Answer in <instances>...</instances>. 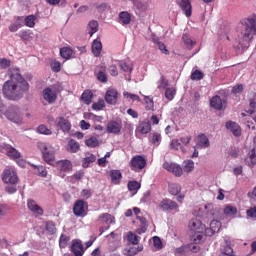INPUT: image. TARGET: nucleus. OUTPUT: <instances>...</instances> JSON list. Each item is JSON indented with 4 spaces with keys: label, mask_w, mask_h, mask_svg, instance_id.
Returning a JSON list of instances; mask_svg holds the SVG:
<instances>
[{
    "label": "nucleus",
    "mask_w": 256,
    "mask_h": 256,
    "mask_svg": "<svg viewBox=\"0 0 256 256\" xmlns=\"http://www.w3.org/2000/svg\"><path fill=\"white\" fill-rule=\"evenodd\" d=\"M195 169V162L193 160H185L183 162V171L185 173H191Z\"/></svg>",
    "instance_id": "nucleus-42"
},
{
    "label": "nucleus",
    "mask_w": 256,
    "mask_h": 256,
    "mask_svg": "<svg viewBox=\"0 0 256 256\" xmlns=\"http://www.w3.org/2000/svg\"><path fill=\"white\" fill-rule=\"evenodd\" d=\"M168 191L170 195H179L181 193V185L178 183L169 184Z\"/></svg>",
    "instance_id": "nucleus-41"
},
{
    "label": "nucleus",
    "mask_w": 256,
    "mask_h": 256,
    "mask_svg": "<svg viewBox=\"0 0 256 256\" xmlns=\"http://www.w3.org/2000/svg\"><path fill=\"white\" fill-rule=\"evenodd\" d=\"M189 228L191 231H195V233H204L205 231V225L198 219H192L189 222Z\"/></svg>",
    "instance_id": "nucleus-20"
},
{
    "label": "nucleus",
    "mask_w": 256,
    "mask_h": 256,
    "mask_svg": "<svg viewBox=\"0 0 256 256\" xmlns=\"http://www.w3.org/2000/svg\"><path fill=\"white\" fill-rule=\"evenodd\" d=\"M119 67L124 73H132L133 72V65L130 62L121 61L119 63Z\"/></svg>",
    "instance_id": "nucleus-43"
},
{
    "label": "nucleus",
    "mask_w": 256,
    "mask_h": 256,
    "mask_svg": "<svg viewBox=\"0 0 256 256\" xmlns=\"http://www.w3.org/2000/svg\"><path fill=\"white\" fill-rule=\"evenodd\" d=\"M33 169H36L37 175L39 177H47V169L44 166H37L32 164Z\"/></svg>",
    "instance_id": "nucleus-50"
},
{
    "label": "nucleus",
    "mask_w": 256,
    "mask_h": 256,
    "mask_svg": "<svg viewBox=\"0 0 256 256\" xmlns=\"http://www.w3.org/2000/svg\"><path fill=\"white\" fill-rule=\"evenodd\" d=\"M73 55V49L69 47H63L60 49V56L62 59L69 60L71 59V56Z\"/></svg>",
    "instance_id": "nucleus-39"
},
{
    "label": "nucleus",
    "mask_w": 256,
    "mask_h": 256,
    "mask_svg": "<svg viewBox=\"0 0 256 256\" xmlns=\"http://www.w3.org/2000/svg\"><path fill=\"white\" fill-rule=\"evenodd\" d=\"M56 168L60 173H69L73 169V164L69 160H59L56 162Z\"/></svg>",
    "instance_id": "nucleus-18"
},
{
    "label": "nucleus",
    "mask_w": 256,
    "mask_h": 256,
    "mask_svg": "<svg viewBox=\"0 0 256 256\" xmlns=\"http://www.w3.org/2000/svg\"><path fill=\"white\" fill-rule=\"evenodd\" d=\"M204 77H205V74H203L201 70H195L191 74L192 81H201V79H203Z\"/></svg>",
    "instance_id": "nucleus-54"
},
{
    "label": "nucleus",
    "mask_w": 256,
    "mask_h": 256,
    "mask_svg": "<svg viewBox=\"0 0 256 256\" xmlns=\"http://www.w3.org/2000/svg\"><path fill=\"white\" fill-rule=\"evenodd\" d=\"M127 187H128L129 191L137 193L141 189V183H139L137 181H130V182H128Z\"/></svg>",
    "instance_id": "nucleus-46"
},
{
    "label": "nucleus",
    "mask_w": 256,
    "mask_h": 256,
    "mask_svg": "<svg viewBox=\"0 0 256 256\" xmlns=\"http://www.w3.org/2000/svg\"><path fill=\"white\" fill-rule=\"evenodd\" d=\"M69 236L62 234L59 238V247L60 249H65L67 247V244L69 243Z\"/></svg>",
    "instance_id": "nucleus-52"
},
{
    "label": "nucleus",
    "mask_w": 256,
    "mask_h": 256,
    "mask_svg": "<svg viewBox=\"0 0 256 256\" xmlns=\"http://www.w3.org/2000/svg\"><path fill=\"white\" fill-rule=\"evenodd\" d=\"M55 123L63 133H69V131H71V122H69L65 117H57Z\"/></svg>",
    "instance_id": "nucleus-13"
},
{
    "label": "nucleus",
    "mask_w": 256,
    "mask_h": 256,
    "mask_svg": "<svg viewBox=\"0 0 256 256\" xmlns=\"http://www.w3.org/2000/svg\"><path fill=\"white\" fill-rule=\"evenodd\" d=\"M110 178L113 185H119L121 183V179H123V174L121 173V170H111Z\"/></svg>",
    "instance_id": "nucleus-22"
},
{
    "label": "nucleus",
    "mask_w": 256,
    "mask_h": 256,
    "mask_svg": "<svg viewBox=\"0 0 256 256\" xmlns=\"http://www.w3.org/2000/svg\"><path fill=\"white\" fill-rule=\"evenodd\" d=\"M144 101L146 104L145 109L147 111H151V109L154 107L153 99L149 98V96H144Z\"/></svg>",
    "instance_id": "nucleus-58"
},
{
    "label": "nucleus",
    "mask_w": 256,
    "mask_h": 256,
    "mask_svg": "<svg viewBox=\"0 0 256 256\" xmlns=\"http://www.w3.org/2000/svg\"><path fill=\"white\" fill-rule=\"evenodd\" d=\"M119 97V92L115 89H109L105 94V101L108 105H117V99Z\"/></svg>",
    "instance_id": "nucleus-17"
},
{
    "label": "nucleus",
    "mask_w": 256,
    "mask_h": 256,
    "mask_svg": "<svg viewBox=\"0 0 256 256\" xmlns=\"http://www.w3.org/2000/svg\"><path fill=\"white\" fill-rule=\"evenodd\" d=\"M210 228L214 229L216 231V233H219V231L221 229V222L219 220H212L210 222Z\"/></svg>",
    "instance_id": "nucleus-59"
},
{
    "label": "nucleus",
    "mask_w": 256,
    "mask_h": 256,
    "mask_svg": "<svg viewBox=\"0 0 256 256\" xmlns=\"http://www.w3.org/2000/svg\"><path fill=\"white\" fill-rule=\"evenodd\" d=\"M247 217H250L251 219H256V206L248 209L246 211Z\"/></svg>",
    "instance_id": "nucleus-64"
},
{
    "label": "nucleus",
    "mask_w": 256,
    "mask_h": 256,
    "mask_svg": "<svg viewBox=\"0 0 256 256\" xmlns=\"http://www.w3.org/2000/svg\"><path fill=\"white\" fill-rule=\"evenodd\" d=\"M38 147L42 153V157L48 165H55V148L41 142Z\"/></svg>",
    "instance_id": "nucleus-3"
},
{
    "label": "nucleus",
    "mask_w": 256,
    "mask_h": 256,
    "mask_svg": "<svg viewBox=\"0 0 256 256\" xmlns=\"http://www.w3.org/2000/svg\"><path fill=\"white\" fill-rule=\"evenodd\" d=\"M108 239V243H110V247H114V249H117L119 247V241L121 237L116 234L115 232H111L109 235L106 236Z\"/></svg>",
    "instance_id": "nucleus-23"
},
{
    "label": "nucleus",
    "mask_w": 256,
    "mask_h": 256,
    "mask_svg": "<svg viewBox=\"0 0 256 256\" xmlns=\"http://www.w3.org/2000/svg\"><path fill=\"white\" fill-rule=\"evenodd\" d=\"M149 141L152 143V145L159 147V145H161V134L159 132H154L150 136Z\"/></svg>",
    "instance_id": "nucleus-40"
},
{
    "label": "nucleus",
    "mask_w": 256,
    "mask_h": 256,
    "mask_svg": "<svg viewBox=\"0 0 256 256\" xmlns=\"http://www.w3.org/2000/svg\"><path fill=\"white\" fill-rule=\"evenodd\" d=\"M127 240L132 245H139V236H137V234H135L133 232H129L127 234Z\"/></svg>",
    "instance_id": "nucleus-48"
},
{
    "label": "nucleus",
    "mask_w": 256,
    "mask_h": 256,
    "mask_svg": "<svg viewBox=\"0 0 256 256\" xmlns=\"http://www.w3.org/2000/svg\"><path fill=\"white\" fill-rule=\"evenodd\" d=\"M70 251L71 253H73L74 256L85 255V248L83 247V242H81V240L79 239L72 240Z\"/></svg>",
    "instance_id": "nucleus-9"
},
{
    "label": "nucleus",
    "mask_w": 256,
    "mask_h": 256,
    "mask_svg": "<svg viewBox=\"0 0 256 256\" xmlns=\"http://www.w3.org/2000/svg\"><path fill=\"white\" fill-rule=\"evenodd\" d=\"M169 86V81L165 79V77L161 76L160 80L158 81V89H166Z\"/></svg>",
    "instance_id": "nucleus-62"
},
{
    "label": "nucleus",
    "mask_w": 256,
    "mask_h": 256,
    "mask_svg": "<svg viewBox=\"0 0 256 256\" xmlns=\"http://www.w3.org/2000/svg\"><path fill=\"white\" fill-rule=\"evenodd\" d=\"M143 251V245H139L137 247H130L125 250L124 255L127 256H135L137 253H141Z\"/></svg>",
    "instance_id": "nucleus-37"
},
{
    "label": "nucleus",
    "mask_w": 256,
    "mask_h": 256,
    "mask_svg": "<svg viewBox=\"0 0 256 256\" xmlns=\"http://www.w3.org/2000/svg\"><path fill=\"white\" fill-rule=\"evenodd\" d=\"M224 214H226L227 217H233V215H237V208L228 205L224 209Z\"/></svg>",
    "instance_id": "nucleus-51"
},
{
    "label": "nucleus",
    "mask_w": 256,
    "mask_h": 256,
    "mask_svg": "<svg viewBox=\"0 0 256 256\" xmlns=\"http://www.w3.org/2000/svg\"><path fill=\"white\" fill-rule=\"evenodd\" d=\"M123 96L125 97V99H131V101H141V98L139 97V95L137 94H132L128 91H124L123 92Z\"/></svg>",
    "instance_id": "nucleus-56"
},
{
    "label": "nucleus",
    "mask_w": 256,
    "mask_h": 256,
    "mask_svg": "<svg viewBox=\"0 0 256 256\" xmlns=\"http://www.w3.org/2000/svg\"><path fill=\"white\" fill-rule=\"evenodd\" d=\"M134 7L139 11L140 13H145L147 9H149V2L147 1H136L133 3Z\"/></svg>",
    "instance_id": "nucleus-29"
},
{
    "label": "nucleus",
    "mask_w": 256,
    "mask_h": 256,
    "mask_svg": "<svg viewBox=\"0 0 256 256\" xmlns=\"http://www.w3.org/2000/svg\"><path fill=\"white\" fill-rule=\"evenodd\" d=\"M45 229L50 235H55V233H57V228L55 227V223H53V221L46 222Z\"/></svg>",
    "instance_id": "nucleus-47"
},
{
    "label": "nucleus",
    "mask_w": 256,
    "mask_h": 256,
    "mask_svg": "<svg viewBox=\"0 0 256 256\" xmlns=\"http://www.w3.org/2000/svg\"><path fill=\"white\" fill-rule=\"evenodd\" d=\"M5 117L8 119V121L16 123V125L23 124V117L21 116V111H19L16 106H11L10 108H8L5 112Z\"/></svg>",
    "instance_id": "nucleus-5"
},
{
    "label": "nucleus",
    "mask_w": 256,
    "mask_h": 256,
    "mask_svg": "<svg viewBox=\"0 0 256 256\" xmlns=\"http://www.w3.org/2000/svg\"><path fill=\"white\" fill-rule=\"evenodd\" d=\"M137 219L140 221V226L136 229V233H138V235H143V233L147 231L149 223H147V219L145 217H137Z\"/></svg>",
    "instance_id": "nucleus-27"
},
{
    "label": "nucleus",
    "mask_w": 256,
    "mask_h": 256,
    "mask_svg": "<svg viewBox=\"0 0 256 256\" xmlns=\"http://www.w3.org/2000/svg\"><path fill=\"white\" fill-rule=\"evenodd\" d=\"M122 128L123 125L121 124V122L110 121L107 124L106 131L107 133H112L113 135H119L121 133Z\"/></svg>",
    "instance_id": "nucleus-16"
},
{
    "label": "nucleus",
    "mask_w": 256,
    "mask_h": 256,
    "mask_svg": "<svg viewBox=\"0 0 256 256\" xmlns=\"http://www.w3.org/2000/svg\"><path fill=\"white\" fill-rule=\"evenodd\" d=\"M25 25V18L23 16H18L15 18L14 23H12L9 26V31L11 33H16V31H19V29H21V27H23Z\"/></svg>",
    "instance_id": "nucleus-21"
},
{
    "label": "nucleus",
    "mask_w": 256,
    "mask_h": 256,
    "mask_svg": "<svg viewBox=\"0 0 256 256\" xmlns=\"http://www.w3.org/2000/svg\"><path fill=\"white\" fill-rule=\"evenodd\" d=\"M37 131L40 135H53V131L43 124L38 126Z\"/></svg>",
    "instance_id": "nucleus-53"
},
{
    "label": "nucleus",
    "mask_w": 256,
    "mask_h": 256,
    "mask_svg": "<svg viewBox=\"0 0 256 256\" xmlns=\"http://www.w3.org/2000/svg\"><path fill=\"white\" fill-rule=\"evenodd\" d=\"M79 149H81V145L79 144V142H77L75 139L71 138L68 141L67 152L68 153H78Z\"/></svg>",
    "instance_id": "nucleus-25"
},
{
    "label": "nucleus",
    "mask_w": 256,
    "mask_h": 256,
    "mask_svg": "<svg viewBox=\"0 0 256 256\" xmlns=\"http://www.w3.org/2000/svg\"><path fill=\"white\" fill-rule=\"evenodd\" d=\"M205 241V235H203V232H196V235L194 236V243L199 244L203 243Z\"/></svg>",
    "instance_id": "nucleus-61"
},
{
    "label": "nucleus",
    "mask_w": 256,
    "mask_h": 256,
    "mask_svg": "<svg viewBox=\"0 0 256 256\" xmlns=\"http://www.w3.org/2000/svg\"><path fill=\"white\" fill-rule=\"evenodd\" d=\"M10 79L2 86V94L8 101H19L29 91V82L21 76L19 68L9 69Z\"/></svg>",
    "instance_id": "nucleus-1"
},
{
    "label": "nucleus",
    "mask_w": 256,
    "mask_h": 256,
    "mask_svg": "<svg viewBox=\"0 0 256 256\" xmlns=\"http://www.w3.org/2000/svg\"><path fill=\"white\" fill-rule=\"evenodd\" d=\"M163 168L166 169V171H169V173H173L175 177H181L183 175V168L177 163L164 162Z\"/></svg>",
    "instance_id": "nucleus-8"
},
{
    "label": "nucleus",
    "mask_w": 256,
    "mask_h": 256,
    "mask_svg": "<svg viewBox=\"0 0 256 256\" xmlns=\"http://www.w3.org/2000/svg\"><path fill=\"white\" fill-rule=\"evenodd\" d=\"M182 39H183L184 45H186L187 49H193V47H195L196 42L193 41L189 35L184 34Z\"/></svg>",
    "instance_id": "nucleus-45"
},
{
    "label": "nucleus",
    "mask_w": 256,
    "mask_h": 256,
    "mask_svg": "<svg viewBox=\"0 0 256 256\" xmlns=\"http://www.w3.org/2000/svg\"><path fill=\"white\" fill-rule=\"evenodd\" d=\"M249 106L250 109L246 110V113H249V115H253L256 113V93H253L249 100Z\"/></svg>",
    "instance_id": "nucleus-36"
},
{
    "label": "nucleus",
    "mask_w": 256,
    "mask_h": 256,
    "mask_svg": "<svg viewBox=\"0 0 256 256\" xmlns=\"http://www.w3.org/2000/svg\"><path fill=\"white\" fill-rule=\"evenodd\" d=\"M95 161H97V156L92 153H88V156L83 158L82 167H84V169H87V167H89L91 163H95Z\"/></svg>",
    "instance_id": "nucleus-30"
},
{
    "label": "nucleus",
    "mask_w": 256,
    "mask_h": 256,
    "mask_svg": "<svg viewBox=\"0 0 256 256\" xmlns=\"http://www.w3.org/2000/svg\"><path fill=\"white\" fill-rule=\"evenodd\" d=\"M226 129L231 131L234 137H241V126L234 121H227L225 124Z\"/></svg>",
    "instance_id": "nucleus-19"
},
{
    "label": "nucleus",
    "mask_w": 256,
    "mask_h": 256,
    "mask_svg": "<svg viewBox=\"0 0 256 256\" xmlns=\"http://www.w3.org/2000/svg\"><path fill=\"white\" fill-rule=\"evenodd\" d=\"M43 99L46 100L49 105H53L57 101V91L51 87H47L42 92Z\"/></svg>",
    "instance_id": "nucleus-10"
},
{
    "label": "nucleus",
    "mask_w": 256,
    "mask_h": 256,
    "mask_svg": "<svg viewBox=\"0 0 256 256\" xmlns=\"http://www.w3.org/2000/svg\"><path fill=\"white\" fill-rule=\"evenodd\" d=\"M87 209H89V204L85 200H77L73 206V213L76 217H85Z\"/></svg>",
    "instance_id": "nucleus-6"
},
{
    "label": "nucleus",
    "mask_w": 256,
    "mask_h": 256,
    "mask_svg": "<svg viewBox=\"0 0 256 256\" xmlns=\"http://www.w3.org/2000/svg\"><path fill=\"white\" fill-rule=\"evenodd\" d=\"M170 148L174 151H179V148L181 149L182 153H185V148L181 147V142L177 139H173L170 143Z\"/></svg>",
    "instance_id": "nucleus-49"
},
{
    "label": "nucleus",
    "mask_w": 256,
    "mask_h": 256,
    "mask_svg": "<svg viewBox=\"0 0 256 256\" xmlns=\"http://www.w3.org/2000/svg\"><path fill=\"white\" fill-rule=\"evenodd\" d=\"M24 25H26V27H30V28L35 27V16H33V15L27 16L24 19Z\"/></svg>",
    "instance_id": "nucleus-55"
},
{
    "label": "nucleus",
    "mask_w": 256,
    "mask_h": 256,
    "mask_svg": "<svg viewBox=\"0 0 256 256\" xmlns=\"http://www.w3.org/2000/svg\"><path fill=\"white\" fill-rule=\"evenodd\" d=\"M6 155L14 161L21 159V153L11 145L7 148Z\"/></svg>",
    "instance_id": "nucleus-28"
},
{
    "label": "nucleus",
    "mask_w": 256,
    "mask_h": 256,
    "mask_svg": "<svg viewBox=\"0 0 256 256\" xmlns=\"http://www.w3.org/2000/svg\"><path fill=\"white\" fill-rule=\"evenodd\" d=\"M138 131L142 135H147V133L151 131V122H147V121L141 122L138 126Z\"/></svg>",
    "instance_id": "nucleus-31"
},
{
    "label": "nucleus",
    "mask_w": 256,
    "mask_h": 256,
    "mask_svg": "<svg viewBox=\"0 0 256 256\" xmlns=\"http://www.w3.org/2000/svg\"><path fill=\"white\" fill-rule=\"evenodd\" d=\"M119 19L123 25H129L131 23V14L127 11L120 12Z\"/></svg>",
    "instance_id": "nucleus-38"
},
{
    "label": "nucleus",
    "mask_w": 256,
    "mask_h": 256,
    "mask_svg": "<svg viewBox=\"0 0 256 256\" xmlns=\"http://www.w3.org/2000/svg\"><path fill=\"white\" fill-rule=\"evenodd\" d=\"M81 100L85 105H91V102L93 101V92H91V90H85L81 95Z\"/></svg>",
    "instance_id": "nucleus-32"
},
{
    "label": "nucleus",
    "mask_w": 256,
    "mask_h": 256,
    "mask_svg": "<svg viewBox=\"0 0 256 256\" xmlns=\"http://www.w3.org/2000/svg\"><path fill=\"white\" fill-rule=\"evenodd\" d=\"M225 100L221 99V96L215 95L210 100V107L215 109L216 111H222L223 107H225Z\"/></svg>",
    "instance_id": "nucleus-15"
},
{
    "label": "nucleus",
    "mask_w": 256,
    "mask_h": 256,
    "mask_svg": "<svg viewBox=\"0 0 256 256\" xmlns=\"http://www.w3.org/2000/svg\"><path fill=\"white\" fill-rule=\"evenodd\" d=\"M198 147H201V149H207L209 147V138L205 134H200L198 136Z\"/></svg>",
    "instance_id": "nucleus-34"
},
{
    "label": "nucleus",
    "mask_w": 256,
    "mask_h": 256,
    "mask_svg": "<svg viewBox=\"0 0 256 256\" xmlns=\"http://www.w3.org/2000/svg\"><path fill=\"white\" fill-rule=\"evenodd\" d=\"M165 97L166 99H168L169 101H173V99L175 98V89L173 88H167L166 92H165Z\"/></svg>",
    "instance_id": "nucleus-60"
},
{
    "label": "nucleus",
    "mask_w": 256,
    "mask_h": 256,
    "mask_svg": "<svg viewBox=\"0 0 256 256\" xmlns=\"http://www.w3.org/2000/svg\"><path fill=\"white\" fill-rule=\"evenodd\" d=\"M245 163L248 167L253 168L256 165V153L255 150H252L250 154L245 158Z\"/></svg>",
    "instance_id": "nucleus-33"
},
{
    "label": "nucleus",
    "mask_w": 256,
    "mask_h": 256,
    "mask_svg": "<svg viewBox=\"0 0 256 256\" xmlns=\"http://www.w3.org/2000/svg\"><path fill=\"white\" fill-rule=\"evenodd\" d=\"M105 107V101L100 99L98 102L92 104L93 111H101Z\"/></svg>",
    "instance_id": "nucleus-57"
},
{
    "label": "nucleus",
    "mask_w": 256,
    "mask_h": 256,
    "mask_svg": "<svg viewBox=\"0 0 256 256\" xmlns=\"http://www.w3.org/2000/svg\"><path fill=\"white\" fill-rule=\"evenodd\" d=\"M159 209H161V211H164V212L176 211L177 213H179V204H177V202L169 198H165L162 201H160Z\"/></svg>",
    "instance_id": "nucleus-7"
},
{
    "label": "nucleus",
    "mask_w": 256,
    "mask_h": 256,
    "mask_svg": "<svg viewBox=\"0 0 256 256\" xmlns=\"http://www.w3.org/2000/svg\"><path fill=\"white\" fill-rule=\"evenodd\" d=\"M2 180L4 183H10L11 185H15L19 178L17 177V173L12 170H4Z\"/></svg>",
    "instance_id": "nucleus-12"
},
{
    "label": "nucleus",
    "mask_w": 256,
    "mask_h": 256,
    "mask_svg": "<svg viewBox=\"0 0 256 256\" xmlns=\"http://www.w3.org/2000/svg\"><path fill=\"white\" fill-rule=\"evenodd\" d=\"M240 35L238 43L242 49L249 47V43L256 35V14H252L240 21Z\"/></svg>",
    "instance_id": "nucleus-2"
},
{
    "label": "nucleus",
    "mask_w": 256,
    "mask_h": 256,
    "mask_svg": "<svg viewBox=\"0 0 256 256\" xmlns=\"http://www.w3.org/2000/svg\"><path fill=\"white\" fill-rule=\"evenodd\" d=\"M27 207L29 211H31L37 217H41V215H43V208H41V206H39L35 200L28 199Z\"/></svg>",
    "instance_id": "nucleus-14"
},
{
    "label": "nucleus",
    "mask_w": 256,
    "mask_h": 256,
    "mask_svg": "<svg viewBox=\"0 0 256 256\" xmlns=\"http://www.w3.org/2000/svg\"><path fill=\"white\" fill-rule=\"evenodd\" d=\"M101 51H103V44L99 40H94L92 42V53L94 57H100Z\"/></svg>",
    "instance_id": "nucleus-26"
},
{
    "label": "nucleus",
    "mask_w": 256,
    "mask_h": 256,
    "mask_svg": "<svg viewBox=\"0 0 256 256\" xmlns=\"http://www.w3.org/2000/svg\"><path fill=\"white\" fill-rule=\"evenodd\" d=\"M88 31L90 37H93V35H95L97 31H99V22H97L96 20L90 21L88 24Z\"/></svg>",
    "instance_id": "nucleus-35"
},
{
    "label": "nucleus",
    "mask_w": 256,
    "mask_h": 256,
    "mask_svg": "<svg viewBox=\"0 0 256 256\" xmlns=\"http://www.w3.org/2000/svg\"><path fill=\"white\" fill-rule=\"evenodd\" d=\"M98 221H100L102 225H113L115 224V217H112L109 213H103L99 216Z\"/></svg>",
    "instance_id": "nucleus-24"
},
{
    "label": "nucleus",
    "mask_w": 256,
    "mask_h": 256,
    "mask_svg": "<svg viewBox=\"0 0 256 256\" xmlns=\"http://www.w3.org/2000/svg\"><path fill=\"white\" fill-rule=\"evenodd\" d=\"M176 3L186 15V17H191L193 11V6H191V0H176Z\"/></svg>",
    "instance_id": "nucleus-11"
},
{
    "label": "nucleus",
    "mask_w": 256,
    "mask_h": 256,
    "mask_svg": "<svg viewBox=\"0 0 256 256\" xmlns=\"http://www.w3.org/2000/svg\"><path fill=\"white\" fill-rule=\"evenodd\" d=\"M129 165L131 171L139 173L140 171H143L145 167H147V159L141 155H136L131 158Z\"/></svg>",
    "instance_id": "nucleus-4"
},
{
    "label": "nucleus",
    "mask_w": 256,
    "mask_h": 256,
    "mask_svg": "<svg viewBox=\"0 0 256 256\" xmlns=\"http://www.w3.org/2000/svg\"><path fill=\"white\" fill-rule=\"evenodd\" d=\"M85 145L91 149H95V147H99V139H97L95 136L90 137L85 141Z\"/></svg>",
    "instance_id": "nucleus-44"
},
{
    "label": "nucleus",
    "mask_w": 256,
    "mask_h": 256,
    "mask_svg": "<svg viewBox=\"0 0 256 256\" xmlns=\"http://www.w3.org/2000/svg\"><path fill=\"white\" fill-rule=\"evenodd\" d=\"M50 67L54 73H59L61 71V62L54 61L50 64Z\"/></svg>",
    "instance_id": "nucleus-63"
}]
</instances>
